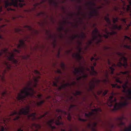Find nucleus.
<instances>
[{"instance_id":"1","label":"nucleus","mask_w":131,"mask_h":131,"mask_svg":"<svg viewBox=\"0 0 131 131\" xmlns=\"http://www.w3.org/2000/svg\"><path fill=\"white\" fill-rule=\"evenodd\" d=\"M30 106L29 105L27 106L25 108H23L20 109L19 111H17L15 110L11 114L12 116L16 115V116L13 118L14 121L19 120L21 115H26L27 116L28 120L34 121L36 120H39L48 114V112H45L44 114L41 115L40 116L36 117V113H32L31 114L29 113Z\"/></svg>"},{"instance_id":"2","label":"nucleus","mask_w":131,"mask_h":131,"mask_svg":"<svg viewBox=\"0 0 131 131\" xmlns=\"http://www.w3.org/2000/svg\"><path fill=\"white\" fill-rule=\"evenodd\" d=\"M30 84L29 85L28 87L25 88L21 91V93L19 94L17 96V100L20 102L22 101L25 103L29 100V97H32L35 96L34 94L36 92L33 88L30 86Z\"/></svg>"},{"instance_id":"3","label":"nucleus","mask_w":131,"mask_h":131,"mask_svg":"<svg viewBox=\"0 0 131 131\" xmlns=\"http://www.w3.org/2000/svg\"><path fill=\"white\" fill-rule=\"evenodd\" d=\"M117 54L120 57L119 59L120 61L118 62L117 64L115 63H112V66L109 67L111 74L112 75L114 74V71L115 70L114 67L117 66L121 68L122 66H123L126 69L128 66L127 59L124 56L125 53L118 52Z\"/></svg>"},{"instance_id":"4","label":"nucleus","mask_w":131,"mask_h":131,"mask_svg":"<svg viewBox=\"0 0 131 131\" xmlns=\"http://www.w3.org/2000/svg\"><path fill=\"white\" fill-rule=\"evenodd\" d=\"M128 0V1L129 5H127L126 7H125V6L126 5V4L125 2H124V6L123 7V9L124 11H121L120 12V15L123 16L124 14V12H126L129 14L130 18L131 20H129V24H127L126 19L122 18L121 19V20L122 21L123 25L125 26V29L126 30L129 29V27L131 25V0Z\"/></svg>"},{"instance_id":"5","label":"nucleus","mask_w":131,"mask_h":131,"mask_svg":"<svg viewBox=\"0 0 131 131\" xmlns=\"http://www.w3.org/2000/svg\"><path fill=\"white\" fill-rule=\"evenodd\" d=\"M109 14H107V16H105L104 19L107 24L106 25V26L108 27L111 29L115 30H121L122 29L123 27L121 25H118L116 24L117 22L118 21L119 18L118 17L114 18L113 19V24H112L109 17Z\"/></svg>"},{"instance_id":"6","label":"nucleus","mask_w":131,"mask_h":131,"mask_svg":"<svg viewBox=\"0 0 131 131\" xmlns=\"http://www.w3.org/2000/svg\"><path fill=\"white\" fill-rule=\"evenodd\" d=\"M92 34V39L91 40L88 41V42H86L87 46L86 47V49L88 48L94 41H96L97 43L101 42L103 41L102 39V35L101 33H91Z\"/></svg>"},{"instance_id":"7","label":"nucleus","mask_w":131,"mask_h":131,"mask_svg":"<svg viewBox=\"0 0 131 131\" xmlns=\"http://www.w3.org/2000/svg\"><path fill=\"white\" fill-rule=\"evenodd\" d=\"M12 2H9L8 0L5 1V7L7 8L8 6L13 5L14 6L17 7L19 6L20 7H22L25 5L23 3H21L24 2V0H11Z\"/></svg>"},{"instance_id":"8","label":"nucleus","mask_w":131,"mask_h":131,"mask_svg":"<svg viewBox=\"0 0 131 131\" xmlns=\"http://www.w3.org/2000/svg\"><path fill=\"white\" fill-rule=\"evenodd\" d=\"M56 117H57L56 119L53 118L49 120L47 122V124L48 126L52 129V130L53 129L56 128V127L54 126H52V124L54 123L57 125H63V123L61 122L60 120L61 119V116L59 115L58 117L56 115Z\"/></svg>"},{"instance_id":"9","label":"nucleus","mask_w":131,"mask_h":131,"mask_svg":"<svg viewBox=\"0 0 131 131\" xmlns=\"http://www.w3.org/2000/svg\"><path fill=\"white\" fill-rule=\"evenodd\" d=\"M128 104L127 100L125 101L124 102L118 103H117L114 105L113 109V111H116L121 109L123 107L126 106Z\"/></svg>"},{"instance_id":"10","label":"nucleus","mask_w":131,"mask_h":131,"mask_svg":"<svg viewBox=\"0 0 131 131\" xmlns=\"http://www.w3.org/2000/svg\"><path fill=\"white\" fill-rule=\"evenodd\" d=\"M17 47L18 49H15L14 51L18 53H20L21 52V48H24L26 47V46L23 40H20L19 41V43L17 45Z\"/></svg>"},{"instance_id":"11","label":"nucleus","mask_w":131,"mask_h":131,"mask_svg":"<svg viewBox=\"0 0 131 131\" xmlns=\"http://www.w3.org/2000/svg\"><path fill=\"white\" fill-rule=\"evenodd\" d=\"M101 81L100 80L95 79V80H93L92 81L90 82L89 83L90 86L89 90L93 91L95 86V83L98 85Z\"/></svg>"},{"instance_id":"12","label":"nucleus","mask_w":131,"mask_h":131,"mask_svg":"<svg viewBox=\"0 0 131 131\" xmlns=\"http://www.w3.org/2000/svg\"><path fill=\"white\" fill-rule=\"evenodd\" d=\"M9 56H7V59L8 60L11 61L13 63L17 64L18 63V61L14 58L15 54L13 53L9 52Z\"/></svg>"},{"instance_id":"13","label":"nucleus","mask_w":131,"mask_h":131,"mask_svg":"<svg viewBox=\"0 0 131 131\" xmlns=\"http://www.w3.org/2000/svg\"><path fill=\"white\" fill-rule=\"evenodd\" d=\"M85 69V68L82 66L79 68H75L73 73L75 75H77L78 74H83L84 73V71Z\"/></svg>"},{"instance_id":"14","label":"nucleus","mask_w":131,"mask_h":131,"mask_svg":"<svg viewBox=\"0 0 131 131\" xmlns=\"http://www.w3.org/2000/svg\"><path fill=\"white\" fill-rule=\"evenodd\" d=\"M79 52L77 53H74L73 54V57L77 60L80 61L82 58V57L80 54V53L82 50V48L80 46H79L78 48Z\"/></svg>"},{"instance_id":"15","label":"nucleus","mask_w":131,"mask_h":131,"mask_svg":"<svg viewBox=\"0 0 131 131\" xmlns=\"http://www.w3.org/2000/svg\"><path fill=\"white\" fill-rule=\"evenodd\" d=\"M81 35H73L71 37V39L72 40H74L76 38H81V39L84 40L86 37V35L85 34V33H81Z\"/></svg>"},{"instance_id":"16","label":"nucleus","mask_w":131,"mask_h":131,"mask_svg":"<svg viewBox=\"0 0 131 131\" xmlns=\"http://www.w3.org/2000/svg\"><path fill=\"white\" fill-rule=\"evenodd\" d=\"M99 111H100L101 112L102 111V110L100 108L98 109L95 108L93 110L92 112H89L88 113L89 114V118L91 116L96 115L97 114L98 112Z\"/></svg>"},{"instance_id":"17","label":"nucleus","mask_w":131,"mask_h":131,"mask_svg":"<svg viewBox=\"0 0 131 131\" xmlns=\"http://www.w3.org/2000/svg\"><path fill=\"white\" fill-rule=\"evenodd\" d=\"M46 0H42L40 3H37L34 5V7L32 8L31 9H30L29 11H34L36 9V8L37 6H40L41 4L44 3L46 1Z\"/></svg>"},{"instance_id":"18","label":"nucleus","mask_w":131,"mask_h":131,"mask_svg":"<svg viewBox=\"0 0 131 131\" xmlns=\"http://www.w3.org/2000/svg\"><path fill=\"white\" fill-rule=\"evenodd\" d=\"M114 96L113 95H111L109 97V99L108 100V102L110 103V104L109 105V106L111 107L113 105V103L114 102L116 103L117 99L116 98H115L113 100V98Z\"/></svg>"},{"instance_id":"19","label":"nucleus","mask_w":131,"mask_h":131,"mask_svg":"<svg viewBox=\"0 0 131 131\" xmlns=\"http://www.w3.org/2000/svg\"><path fill=\"white\" fill-rule=\"evenodd\" d=\"M91 9H92V10L90 12V16L92 17L94 16L97 15L98 14L97 10L92 7H91Z\"/></svg>"},{"instance_id":"20","label":"nucleus","mask_w":131,"mask_h":131,"mask_svg":"<svg viewBox=\"0 0 131 131\" xmlns=\"http://www.w3.org/2000/svg\"><path fill=\"white\" fill-rule=\"evenodd\" d=\"M4 64L6 66L7 70H9L11 69V66L10 64L6 61H4ZM6 69H5L3 72V74L6 73ZM3 75H4V74Z\"/></svg>"},{"instance_id":"21","label":"nucleus","mask_w":131,"mask_h":131,"mask_svg":"<svg viewBox=\"0 0 131 131\" xmlns=\"http://www.w3.org/2000/svg\"><path fill=\"white\" fill-rule=\"evenodd\" d=\"M8 52V49L6 48H5L4 49H1L0 51V57L4 53L5 54V56H7V54Z\"/></svg>"},{"instance_id":"22","label":"nucleus","mask_w":131,"mask_h":131,"mask_svg":"<svg viewBox=\"0 0 131 131\" xmlns=\"http://www.w3.org/2000/svg\"><path fill=\"white\" fill-rule=\"evenodd\" d=\"M49 36L50 38L53 39L54 44L55 45V43L57 41V36L55 35H53L51 34H50L49 35Z\"/></svg>"},{"instance_id":"23","label":"nucleus","mask_w":131,"mask_h":131,"mask_svg":"<svg viewBox=\"0 0 131 131\" xmlns=\"http://www.w3.org/2000/svg\"><path fill=\"white\" fill-rule=\"evenodd\" d=\"M91 71L90 72L91 75L96 76L97 74V72L95 70L94 66H92L91 67Z\"/></svg>"},{"instance_id":"24","label":"nucleus","mask_w":131,"mask_h":131,"mask_svg":"<svg viewBox=\"0 0 131 131\" xmlns=\"http://www.w3.org/2000/svg\"><path fill=\"white\" fill-rule=\"evenodd\" d=\"M108 92V90H106L103 92V90L101 89L97 92V94L98 95H100L102 93H103V95H105L107 94Z\"/></svg>"},{"instance_id":"25","label":"nucleus","mask_w":131,"mask_h":131,"mask_svg":"<svg viewBox=\"0 0 131 131\" xmlns=\"http://www.w3.org/2000/svg\"><path fill=\"white\" fill-rule=\"evenodd\" d=\"M57 111L58 113H61L65 115H67L68 114L67 113L66 111L61 109H57Z\"/></svg>"},{"instance_id":"26","label":"nucleus","mask_w":131,"mask_h":131,"mask_svg":"<svg viewBox=\"0 0 131 131\" xmlns=\"http://www.w3.org/2000/svg\"><path fill=\"white\" fill-rule=\"evenodd\" d=\"M44 100H41L40 102H38L36 103V105L38 106H40L44 102Z\"/></svg>"},{"instance_id":"27","label":"nucleus","mask_w":131,"mask_h":131,"mask_svg":"<svg viewBox=\"0 0 131 131\" xmlns=\"http://www.w3.org/2000/svg\"><path fill=\"white\" fill-rule=\"evenodd\" d=\"M128 92V98L129 100H131V90L129 89L127 90Z\"/></svg>"},{"instance_id":"28","label":"nucleus","mask_w":131,"mask_h":131,"mask_svg":"<svg viewBox=\"0 0 131 131\" xmlns=\"http://www.w3.org/2000/svg\"><path fill=\"white\" fill-rule=\"evenodd\" d=\"M70 84L69 83L64 84L61 85L62 89H65L66 87L70 85Z\"/></svg>"},{"instance_id":"29","label":"nucleus","mask_w":131,"mask_h":131,"mask_svg":"<svg viewBox=\"0 0 131 131\" xmlns=\"http://www.w3.org/2000/svg\"><path fill=\"white\" fill-rule=\"evenodd\" d=\"M129 71H126L125 72L121 71L120 72V74H127L129 75Z\"/></svg>"},{"instance_id":"30","label":"nucleus","mask_w":131,"mask_h":131,"mask_svg":"<svg viewBox=\"0 0 131 131\" xmlns=\"http://www.w3.org/2000/svg\"><path fill=\"white\" fill-rule=\"evenodd\" d=\"M34 81H35V84H34V86L35 87H37V82L38 81V79L36 78H35L34 79Z\"/></svg>"},{"instance_id":"31","label":"nucleus","mask_w":131,"mask_h":131,"mask_svg":"<svg viewBox=\"0 0 131 131\" xmlns=\"http://www.w3.org/2000/svg\"><path fill=\"white\" fill-rule=\"evenodd\" d=\"M63 23L64 24L66 25L67 24H71L72 25H73V23L70 21H68V22H67L66 20H64L63 21Z\"/></svg>"},{"instance_id":"32","label":"nucleus","mask_w":131,"mask_h":131,"mask_svg":"<svg viewBox=\"0 0 131 131\" xmlns=\"http://www.w3.org/2000/svg\"><path fill=\"white\" fill-rule=\"evenodd\" d=\"M82 94V92L80 91H77L74 94V95L76 96V95H81Z\"/></svg>"},{"instance_id":"33","label":"nucleus","mask_w":131,"mask_h":131,"mask_svg":"<svg viewBox=\"0 0 131 131\" xmlns=\"http://www.w3.org/2000/svg\"><path fill=\"white\" fill-rule=\"evenodd\" d=\"M76 105H75L74 104H71L70 105L69 109H68V112H69L70 111V110L72 108L76 107Z\"/></svg>"},{"instance_id":"34","label":"nucleus","mask_w":131,"mask_h":131,"mask_svg":"<svg viewBox=\"0 0 131 131\" xmlns=\"http://www.w3.org/2000/svg\"><path fill=\"white\" fill-rule=\"evenodd\" d=\"M116 81L117 82L119 83L120 84H122L123 83L122 81L120 80V79L118 78H116Z\"/></svg>"},{"instance_id":"35","label":"nucleus","mask_w":131,"mask_h":131,"mask_svg":"<svg viewBox=\"0 0 131 131\" xmlns=\"http://www.w3.org/2000/svg\"><path fill=\"white\" fill-rule=\"evenodd\" d=\"M71 117L70 114L69 112L68 113L67 119L68 120L70 121H71Z\"/></svg>"},{"instance_id":"36","label":"nucleus","mask_w":131,"mask_h":131,"mask_svg":"<svg viewBox=\"0 0 131 131\" xmlns=\"http://www.w3.org/2000/svg\"><path fill=\"white\" fill-rule=\"evenodd\" d=\"M124 47L125 48L130 50H131V46H130L128 45H124Z\"/></svg>"},{"instance_id":"37","label":"nucleus","mask_w":131,"mask_h":131,"mask_svg":"<svg viewBox=\"0 0 131 131\" xmlns=\"http://www.w3.org/2000/svg\"><path fill=\"white\" fill-rule=\"evenodd\" d=\"M88 76V75L87 74H85V73L82 74V75L81 76L82 78H86Z\"/></svg>"},{"instance_id":"38","label":"nucleus","mask_w":131,"mask_h":131,"mask_svg":"<svg viewBox=\"0 0 131 131\" xmlns=\"http://www.w3.org/2000/svg\"><path fill=\"white\" fill-rule=\"evenodd\" d=\"M106 34H107L106 35H105L104 36L105 38H108L109 37V35H110L109 34H110V35H113V34H114V33H106Z\"/></svg>"},{"instance_id":"39","label":"nucleus","mask_w":131,"mask_h":131,"mask_svg":"<svg viewBox=\"0 0 131 131\" xmlns=\"http://www.w3.org/2000/svg\"><path fill=\"white\" fill-rule=\"evenodd\" d=\"M45 12H41L38 14L37 13V16H40L41 15H45Z\"/></svg>"},{"instance_id":"40","label":"nucleus","mask_w":131,"mask_h":131,"mask_svg":"<svg viewBox=\"0 0 131 131\" xmlns=\"http://www.w3.org/2000/svg\"><path fill=\"white\" fill-rule=\"evenodd\" d=\"M49 2L50 5L52 4H56V3L53 0H49Z\"/></svg>"},{"instance_id":"41","label":"nucleus","mask_w":131,"mask_h":131,"mask_svg":"<svg viewBox=\"0 0 131 131\" xmlns=\"http://www.w3.org/2000/svg\"><path fill=\"white\" fill-rule=\"evenodd\" d=\"M58 81L57 80V82H53V85L55 87H58V85H57V83L58 82Z\"/></svg>"},{"instance_id":"42","label":"nucleus","mask_w":131,"mask_h":131,"mask_svg":"<svg viewBox=\"0 0 131 131\" xmlns=\"http://www.w3.org/2000/svg\"><path fill=\"white\" fill-rule=\"evenodd\" d=\"M79 120L80 121L84 122H86L87 121V119H82L80 117L79 118Z\"/></svg>"},{"instance_id":"43","label":"nucleus","mask_w":131,"mask_h":131,"mask_svg":"<svg viewBox=\"0 0 131 131\" xmlns=\"http://www.w3.org/2000/svg\"><path fill=\"white\" fill-rule=\"evenodd\" d=\"M89 4L91 6H95V4L94 2H90Z\"/></svg>"},{"instance_id":"44","label":"nucleus","mask_w":131,"mask_h":131,"mask_svg":"<svg viewBox=\"0 0 131 131\" xmlns=\"http://www.w3.org/2000/svg\"><path fill=\"white\" fill-rule=\"evenodd\" d=\"M79 74H78L77 75H75L76 76H77V80H81L82 78V76H79Z\"/></svg>"},{"instance_id":"45","label":"nucleus","mask_w":131,"mask_h":131,"mask_svg":"<svg viewBox=\"0 0 131 131\" xmlns=\"http://www.w3.org/2000/svg\"><path fill=\"white\" fill-rule=\"evenodd\" d=\"M122 88L123 89H127L128 88V86L127 85H126V84H124L122 86Z\"/></svg>"},{"instance_id":"46","label":"nucleus","mask_w":131,"mask_h":131,"mask_svg":"<svg viewBox=\"0 0 131 131\" xmlns=\"http://www.w3.org/2000/svg\"><path fill=\"white\" fill-rule=\"evenodd\" d=\"M98 59V58H96L94 57H92L91 58V61H92L93 60H94L95 61H96Z\"/></svg>"},{"instance_id":"47","label":"nucleus","mask_w":131,"mask_h":131,"mask_svg":"<svg viewBox=\"0 0 131 131\" xmlns=\"http://www.w3.org/2000/svg\"><path fill=\"white\" fill-rule=\"evenodd\" d=\"M15 30L16 32H18L21 31V28H16Z\"/></svg>"},{"instance_id":"48","label":"nucleus","mask_w":131,"mask_h":131,"mask_svg":"<svg viewBox=\"0 0 131 131\" xmlns=\"http://www.w3.org/2000/svg\"><path fill=\"white\" fill-rule=\"evenodd\" d=\"M24 27L25 28H28L29 30H31L32 29V28L31 27L28 25H25L24 26Z\"/></svg>"},{"instance_id":"49","label":"nucleus","mask_w":131,"mask_h":131,"mask_svg":"<svg viewBox=\"0 0 131 131\" xmlns=\"http://www.w3.org/2000/svg\"><path fill=\"white\" fill-rule=\"evenodd\" d=\"M126 131H131V125L129 127L125 129Z\"/></svg>"},{"instance_id":"50","label":"nucleus","mask_w":131,"mask_h":131,"mask_svg":"<svg viewBox=\"0 0 131 131\" xmlns=\"http://www.w3.org/2000/svg\"><path fill=\"white\" fill-rule=\"evenodd\" d=\"M6 91H4L1 93V94L3 96H4L6 94Z\"/></svg>"},{"instance_id":"51","label":"nucleus","mask_w":131,"mask_h":131,"mask_svg":"<svg viewBox=\"0 0 131 131\" xmlns=\"http://www.w3.org/2000/svg\"><path fill=\"white\" fill-rule=\"evenodd\" d=\"M97 124V123L96 122H94L93 123V126L94 127H95Z\"/></svg>"},{"instance_id":"52","label":"nucleus","mask_w":131,"mask_h":131,"mask_svg":"<svg viewBox=\"0 0 131 131\" xmlns=\"http://www.w3.org/2000/svg\"><path fill=\"white\" fill-rule=\"evenodd\" d=\"M123 90H122V92H123L126 93H127L128 94V92H127V90H126V89H123Z\"/></svg>"},{"instance_id":"53","label":"nucleus","mask_w":131,"mask_h":131,"mask_svg":"<svg viewBox=\"0 0 131 131\" xmlns=\"http://www.w3.org/2000/svg\"><path fill=\"white\" fill-rule=\"evenodd\" d=\"M57 73H59V74H62V73L60 69H58L57 70Z\"/></svg>"},{"instance_id":"54","label":"nucleus","mask_w":131,"mask_h":131,"mask_svg":"<svg viewBox=\"0 0 131 131\" xmlns=\"http://www.w3.org/2000/svg\"><path fill=\"white\" fill-rule=\"evenodd\" d=\"M65 64L63 63H62L61 64V67L64 70L65 69Z\"/></svg>"},{"instance_id":"55","label":"nucleus","mask_w":131,"mask_h":131,"mask_svg":"<svg viewBox=\"0 0 131 131\" xmlns=\"http://www.w3.org/2000/svg\"><path fill=\"white\" fill-rule=\"evenodd\" d=\"M5 25H3L2 26H0V31L1 32L2 31V28H3L4 26H5Z\"/></svg>"},{"instance_id":"56","label":"nucleus","mask_w":131,"mask_h":131,"mask_svg":"<svg viewBox=\"0 0 131 131\" xmlns=\"http://www.w3.org/2000/svg\"><path fill=\"white\" fill-rule=\"evenodd\" d=\"M4 130L5 129L4 127L3 126H1L0 131H4Z\"/></svg>"},{"instance_id":"57","label":"nucleus","mask_w":131,"mask_h":131,"mask_svg":"<svg viewBox=\"0 0 131 131\" xmlns=\"http://www.w3.org/2000/svg\"><path fill=\"white\" fill-rule=\"evenodd\" d=\"M108 72L107 70H106V71L105 75L106 77H107L108 76Z\"/></svg>"},{"instance_id":"58","label":"nucleus","mask_w":131,"mask_h":131,"mask_svg":"<svg viewBox=\"0 0 131 131\" xmlns=\"http://www.w3.org/2000/svg\"><path fill=\"white\" fill-rule=\"evenodd\" d=\"M117 85V84H111V85L112 86L113 88H115L116 87V86Z\"/></svg>"},{"instance_id":"59","label":"nucleus","mask_w":131,"mask_h":131,"mask_svg":"<svg viewBox=\"0 0 131 131\" xmlns=\"http://www.w3.org/2000/svg\"><path fill=\"white\" fill-rule=\"evenodd\" d=\"M37 96L39 99H40L42 96V95L41 94H39L37 95Z\"/></svg>"},{"instance_id":"60","label":"nucleus","mask_w":131,"mask_h":131,"mask_svg":"<svg viewBox=\"0 0 131 131\" xmlns=\"http://www.w3.org/2000/svg\"><path fill=\"white\" fill-rule=\"evenodd\" d=\"M125 39H128V40H130V38L127 36H125Z\"/></svg>"},{"instance_id":"61","label":"nucleus","mask_w":131,"mask_h":131,"mask_svg":"<svg viewBox=\"0 0 131 131\" xmlns=\"http://www.w3.org/2000/svg\"><path fill=\"white\" fill-rule=\"evenodd\" d=\"M57 87L58 88V90H59L60 91L62 89L61 86H58Z\"/></svg>"},{"instance_id":"62","label":"nucleus","mask_w":131,"mask_h":131,"mask_svg":"<svg viewBox=\"0 0 131 131\" xmlns=\"http://www.w3.org/2000/svg\"><path fill=\"white\" fill-rule=\"evenodd\" d=\"M108 63L109 66H110L112 64L111 62L109 59H108Z\"/></svg>"},{"instance_id":"63","label":"nucleus","mask_w":131,"mask_h":131,"mask_svg":"<svg viewBox=\"0 0 131 131\" xmlns=\"http://www.w3.org/2000/svg\"><path fill=\"white\" fill-rule=\"evenodd\" d=\"M85 116L88 117V118H89V114L88 113H85Z\"/></svg>"},{"instance_id":"64","label":"nucleus","mask_w":131,"mask_h":131,"mask_svg":"<svg viewBox=\"0 0 131 131\" xmlns=\"http://www.w3.org/2000/svg\"><path fill=\"white\" fill-rule=\"evenodd\" d=\"M116 87L118 89H120L121 88V86L120 85H117H117Z\"/></svg>"}]
</instances>
